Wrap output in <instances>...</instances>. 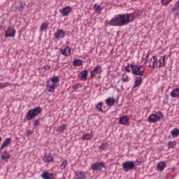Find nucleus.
I'll list each match as a JSON object with an SVG mask.
<instances>
[{
	"mask_svg": "<svg viewBox=\"0 0 179 179\" xmlns=\"http://www.w3.org/2000/svg\"><path fill=\"white\" fill-rule=\"evenodd\" d=\"M118 16L122 27L127 26V24H129L131 22H134L136 17H138L139 10H136L131 13L119 14Z\"/></svg>",
	"mask_w": 179,
	"mask_h": 179,
	"instance_id": "nucleus-1",
	"label": "nucleus"
},
{
	"mask_svg": "<svg viewBox=\"0 0 179 179\" xmlns=\"http://www.w3.org/2000/svg\"><path fill=\"white\" fill-rule=\"evenodd\" d=\"M150 62H152L153 69L156 68H162V66L166 65V55L160 56L159 59H157L156 56H152L150 59Z\"/></svg>",
	"mask_w": 179,
	"mask_h": 179,
	"instance_id": "nucleus-2",
	"label": "nucleus"
},
{
	"mask_svg": "<svg viewBox=\"0 0 179 179\" xmlns=\"http://www.w3.org/2000/svg\"><path fill=\"white\" fill-rule=\"evenodd\" d=\"M39 114H41V108L40 106H38L34 109L29 110L27 112L25 118L26 120H27V121H30L31 120H33V118H36V117H38Z\"/></svg>",
	"mask_w": 179,
	"mask_h": 179,
	"instance_id": "nucleus-3",
	"label": "nucleus"
},
{
	"mask_svg": "<svg viewBox=\"0 0 179 179\" xmlns=\"http://www.w3.org/2000/svg\"><path fill=\"white\" fill-rule=\"evenodd\" d=\"M131 73L133 75H137V76H143V73H145V70L142 69V66L130 64Z\"/></svg>",
	"mask_w": 179,
	"mask_h": 179,
	"instance_id": "nucleus-4",
	"label": "nucleus"
},
{
	"mask_svg": "<svg viewBox=\"0 0 179 179\" xmlns=\"http://www.w3.org/2000/svg\"><path fill=\"white\" fill-rule=\"evenodd\" d=\"M122 169L124 171L128 173L130 170L135 169V163L132 161H127L122 164Z\"/></svg>",
	"mask_w": 179,
	"mask_h": 179,
	"instance_id": "nucleus-5",
	"label": "nucleus"
},
{
	"mask_svg": "<svg viewBox=\"0 0 179 179\" xmlns=\"http://www.w3.org/2000/svg\"><path fill=\"white\" fill-rule=\"evenodd\" d=\"M108 26H115L121 27V21L118 15H115L109 22H107Z\"/></svg>",
	"mask_w": 179,
	"mask_h": 179,
	"instance_id": "nucleus-6",
	"label": "nucleus"
},
{
	"mask_svg": "<svg viewBox=\"0 0 179 179\" xmlns=\"http://www.w3.org/2000/svg\"><path fill=\"white\" fill-rule=\"evenodd\" d=\"M105 167L106 165L103 162L94 163L91 165V169L94 170V171H101Z\"/></svg>",
	"mask_w": 179,
	"mask_h": 179,
	"instance_id": "nucleus-7",
	"label": "nucleus"
},
{
	"mask_svg": "<svg viewBox=\"0 0 179 179\" xmlns=\"http://www.w3.org/2000/svg\"><path fill=\"white\" fill-rule=\"evenodd\" d=\"M101 65L98 64L90 71V76L91 78H94L96 75L101 73Z\"/></svg>",
	"mask_w": 179,
	"mask_h": 179,
	"instance_id": "nucleus-8",
	"label": "nucleus"
},
{
	"mask_svg": "<svg viewBox=\"0 0 179 179\" xmlns=\"http://www.w3.org/2000/svg\"><path fill=\"white\" fill-rule=\"evenodd\" d=\"M16 36V31L13 28H8L4 36L6 38H8V37H15Z\"/></svg>",
	"mask_w": 179,
	"mask_h": 179,
	"instance_id": "nucleus-9",
	"label": "nucleus"
},
{
	"mask_svg": "<svg viewBox=\"0 0 179 179\" xmlns=\"http://www.w3.org/2000/svg\"><path fill=\"white\" fill-rule=\"evenodd\" d=\"M60 52L64 57H69L71 55V48L68 45L64 46L60 49Z\"/></svg>",
	"mask_w": 179,
	"mask_h": 179,
	"instance_id": "nucleus-10",
	"label": "nucleus"
},
{
	"mask_svg": "<svg viewBox=\"0 0 179 179\" xmlns=\"http://www.w3.org/2000/svg\"><path fill=\"white\" fill-rule=\"evenodd\" d=\"M54 37L56 40L64 38L65 37V31H64V29H57V31L54 34Z\"/></svg>",
	"mask_w": 179,
	"mask_h": 179,
	"instance_id": "nucleus-11",
	"label": "nucleus"
},
{
	"mask_svg": "<svg viewBox=\"0 0 179 179\" xmlns=\"http://www.w3.org/2000/svg\"><path fill=\"white\" fill-rule=\"evenodd\" d=\"M43 162L44 163H54V157L51 155H45L43 157Z\"/></svg>",
	"mask_w": 179,
	"mask_h": 179,
	"instance_id": "nucleus-12",
	"label": "nucleus"
},
{
	"mask_svg": "<svg viewBox=\"0 0 179 179\" xmlns=\"http://www.w3.org/2000/svg\"><path fill=\"white\" fill-rule=\"evenodd\" d=\"M167 167V164H166L165 162H160L157 164V170L158 171H163L164 170V168Z\"/></svg>",
	"mask_w": 179,
	"mask_h": 179,
	"instance_id": "nucleus-13",
	"label": "nucleus"
},
{
	"mask_svg": "<svg viewBox=\"0 0 179 179\" xmlns=\"http://www.w3.org/2000/svg\"><path fill=\"white\" fill-rule=\"evenodd\" d=\"M129 122V118L127 116H122L119 120V124L120 125H127Z\"/></svg>",
	"mask_w": 179,
	"mask_h": 179,
	"instance_id": "nucleus-14",
	"label": "nucleus"
},
{
	"mask_svg": "<svg viewBox=\"0 0 179 179\" xmlns=\"http://www.w3.org/2000/svg\"><path fill=\"white\" fill-rule=\"evenodd\" d=\"M71 10L72 8H71V6H66L62 9L61 13L63 16H68V15L71 13Z\"/></svg>",
	"mask_w": 179,
	"mask_h": 179,
	"instance_id": "nucleus-15",
	"label": "nucleus"
},
{
	"mask_svg": "<svg viewBox=\"0 0 179 179\" xmlns=\"http://www.w3.org/2000/svg\"><path fill=\"white\" fill-rule=\"evenodd\" d=\"M148 121L149 122L155 124V122H157V121H159V119L157 118V115L156 114H151L148 117Z\"/></svg>",
	"mask_w": 179,
	"mask_h": 179,
	"instance_id": "nucleus-16",
	"label": "nucleus"
},
{
	"mask_svg": "<svg viewBox=\"0 0 179 179\" xmlns=\"http://www.w3.org/2000/svg\"><path fill=\"white\" fill-rule=\"evenodd\" d=\"M106 104L109 107H113L115 104V99L109 97L106 100Z\"/></svg>",
	"mask_w": 179,
	"mask_h": 179,
	"instance_id": "nucleus-17",
	"label": "nucleus"
},
{
	"mask_svg": "<svg viewBox=\"0 0 179 179\" xmlns=\"http://www.w3.org/2000/svg\"><path fill=\"white\" fill-rule=\"evenodd\" d=\"M10 142H11L10 138H6L3 142L1 146L0 147V150H3V149H5V148L8 147V145H9Z\"/></svg>",
	"mask_w": 179,
	"mask_h": 179,
	"instance_id": "nucleus-18",
	"label": "nucleus"
},
{
	"mask_svg": "<svg viewBox=\"0 0 179 179\" xmlns=\"http://www.w3.org/2000/svg\"><path fill=\"white\" fill-rule=\"evenodd\" d=\"M171 97H172V99H177V97H179V87L173 90L171 94Z\"/></svg>",
	"mask_w": 179,
	"mask_h": 179,
	"instance_id": "nucleus-19",
	"label": "nucleus"
},
{
	"mask_svg": "<svg viewBox=\"0 0 179 179\" xmlns=\"http://www.w3.org/2000/svg\"><path fill=\"white\" fill-rule=\"evenodd\" d=\"M41 177L43 179H55L54 178V175L52 173H50L48 172H45V173H42Z\"/></svg>",
	"mask_w": 179,
	"mask_h": 179,
	"instance_id": "nucleus-20",
	"label": "nucleus"
},
{
	"mask_svg": "<svg viewBox=\"0 0 179 179\" xmlns=\"http://www.w3.org/2000/svg\"><path fill=\"white\" fill-rule=\"evenodd\" d=\"M75 178L76 179H86V175H85V173H83L80 171H77L75 173Z\"/></svg>",
	"mask_w": 179,
	"mask_h": 179,
	"instance_id": "nucleus-21",
	"label": "nucleus"
},
{
	"mask_svg": "<svg viewBox=\"0 0 179 179\" xmlns=\"http://www.w3.org/2000/svg\"><path fill=\"white\" fill-rule=\"evenodd\" d=\"M142 83V76H136L134 87H138Z\"/></svg>",
	"mask_w": 179,
	"mask_h": 179,
	"instance_id": "nucleus-22",
	"label": "nucleus"
},
{
	"mask_svg": "<svg viewBox=\"0 0 179 179\" xmlns=\"http://www.w3.org/2000/svg\"><path fill=\"white\" fill-rule=\"evenodd\" d=\"M47 87H49L48 92H49V93H52L55 90V84L50 85V81H48Z\"/></svg>",
	"mask_w": 179,
	"mask_h": 179,
	"instance_id": "nucleus-23",
	"label": "nucleus"
},
{
	"mask_svg": "<svg viewBox=\"0 0 179 179\" xmlns=\"http://www.w3.org/2000/svg\"><path fill=\"white\" fill-rule=\"evenodd\" d=\"M80 78L81 80H86V79H87V70H83L81 71Z\"/></svg>",
	"mask_w": 179,
	"mask_h": 179,
	"instance_id": "nucleus-24",
	"label": "nucleus"
},
{
	"mask_svg": "<svg viewBox=\"0 0 179 179\" xmlns=\"http://www.w3.org/2000/svg\"><path fill=\"white\" fill-rule=\"evenodd\" d=\"M171 134L173 138H177L179 136V129L177 128H174L171 130Z\"/></svg>",
	"mask_w": 179,
	"mask_h": 179,
	"instance_id": "nucleus-25",
	"label": "nucleus"
},
{
	"mask_svg": "<svg viewBox=\"0 0 179 179\" xmlns=\"http://www.w3.org/2000/svg\"><path fill=\"white\" fill-rule=\"evenodd\" d=\"M1 159L2 160H9V159H10V155L6 151H4L1 154Z\"/></svg>",
	"mask_w": 179,
	"mask_h": 179,
	"instance_id": "nucleus-26",
	"label": "nucleus"
},
{
	"mask_svg": "<svg viewBox=\"0 0 179 179\" xmlns=\"http://www.w3.org/2000/svg\"><path fill=\"white\" fill-rule=\"evenodd\" d=\"M122 82H129V80H131V77L124 73L122 75Z\"/></svg>",
	"mask_w": 179,
	"mask_h": 179,
	"instance_id": "nucleus-27",
	"label": "nucleus"
},
{
	"mask_svg": "<svg viewBox=\"0 0 179 179\" xmlns=\"http://www.w3.org/2000/svg\"><path fill=\"white\" fill-rule=\"evenodd\" d=\"M94 9H95V10L98 12V13H101L103 10V7L100 6V5L97 3H95L94 4Z\"/></svg>",
	"mask_w": 179,
	"mask_h": 179,
	"instance_id": "nucleus-28",
	"label": "nucleus"
},
{
	"mask_svg": "<svg viewBox=\"0 0 179 179\" xmlns=\"http://www.w3.org/2000/svg\"><path fill=\"white\" fill-rule=\"evenodd\" d=\"M47 29H48V23H43L40 27L39 31L43 32L45 30H47Z\"/></svg>",
	"mask_w": 179,
	"mask_h": 179,
	"instance_id": "nucleus-29",
	"label": "nucleus"
},
{
	"mask_svg": "<svg viewBox=\"0 0 179 179\" xmlns=\"http://www.w3.org/2000/svg\"><path fill=\"white\" fill-rule=\"evenodd\" d=\"M83 64V61L82 59H76L73 62V65L74 66H80Z\"/></svg>",
	"mask_w": 179,
	"mask_h": 179,
	"instance_id": "nucleus-30",
	"label": "nucleus"
},
{
	"mask_svg": "<svg viewBox=\"0 0 179 179\" xmlns=\"http://www.w3.org/2000/svg\"><path fill=\"white\" fill-rule=\"evenodd\" d=\"M108 143H103L100 147H99V150H107V149H108Z\"/></svg>",
	"mask_w": 179,
	"mask_h": 179,
	"instance_id": "nucleus-31",
	"label": "nucleus"
},
{
	"mask_svg": "<svg viewBox=\"0 0 179 179\" xmlns=\"http://www.w3.org/2000/svg\"><path fill=\"white\" fill-rule=\"evenodd\" d=\"M82 139L83 141H90L92 140V136L89 134H84L83 135Z\"/></svg>",
	"mask_w": 179,
	"mask_h": 179,
	"instance_id": "nucleus-32",
	"label": "nucleus"
},
{
	"mask_svg": "<svg viewBox=\"0 0 179 179\" xmlns=\"http://www.w3.org/2000/svg\"><path fill=\"white\" fill-rule=\"evenodd\" d=\"M68 164V160L64 159L62 164L60 165L61 170H64L65 167H66Z\"/></svg>",
	"mask_w": 179,
	"mask_h": 179,
	"instance_id": "nucleus-33",
	"label": "nucleus"
},
{
	"mask_svg": "<svg viewBox=\"0 0 179 179\" xmlns=\"http://www.w3.org/2000/svg\"><path fill=\"white\" fill-rule=\"evenodd\" d=\"M66 128H67L66 124L61 125V126L59 127V128H58V131L62 133V132H64V131H65V129H66Z\"/></svg>",
	"mask_w": 179,
	"mask_h": 179,
	"instance_id": "nucleus-34",
	"label": "nucleus"
},
{
	"mask_svg": "<svg viewBox=\"0 0 179 179\" xmlns=\"http://www.w3.org/2000/svg\"><path fill=\"white\" fill-rule=\"evenodd\" d=\"M103 102H99L97 105H96V108L98 110V111H100L101 113H103Z\"/></svg>",
	"mask_w": 179,
	"mask_h": 179,
	"instance_id": "nucleus-35",
	"label": "nucleus"
},
{
	"mask_svg": "<svg viewBox=\"0 0 179 179\" xmlns=\"http://www.w3.org/2000/svg\"><path fill=\"white\" fill-rule=\"evenodd\" d=\"M176 145H177V142L176 141H169L168 143V146H169V149H170L171 148H174V146H176Z\"/></svg>",
	"mask_w": 179,
	"mask_h": 179,
	"instance_id": "nucleus-36",
	"label": "nucleus"
},
{
	"mask_svg": "<svg viewBox=\"0 0 179 179\" xmlns=\"http://www.w3.org/2000/svg\"><path fill=\"white\" fill-rule=\"evenodd\" d=\"M53 85H55V83H58L59 82V78H58V76H55V77H53L52 79H51Z\"/></svg>",
	"mask_w": 179,
	"mask_h": 179,
	"instance_id": "nucleus-37",
	"label": "nucleus"
},
{
	"mask_svg": "<svg viewBox=\"0 0 179 179\" xmlns=\"http://www.w3.org/2000/svg\"><path fill=\"white\" fill-rule=\"evenodd\" d=\"M173 12H178L179 10V0L175 4V7L173 8Z\"/></svg>",
	"mask_w": 179,
	"mask_h": 179,
	"instance_id": "nucleus-38",
	"label": "nucleus"
},
{
	"mask_svg": "<svg viewBox=\"0 0 179 179\" xmlns=\"http://www.w3.org/2000/svg\"><path fill=\"white\" fill-rule=\"evenodd\" d=\"M9 86V83H0V89H5Z\"/></svg>",
	"mask_w": 179,
	"mask_h": 179,
	"instance_id": "nucleus-39",
	"label": "nucleus"
},
{
	"mask_svg": "<svg viewBox=\"0 0 179 179\" xmlns=\"http://www.w3.org/2000/svg\"><path fill=\"white\" fill-rule=\"evenodd\" d=\"M158 115H159V116H157L158 121H160V120H163L164 116H163V113L161 111L158 112Z\"/></svg>",
	"mask_w": 179,
	"mask_h": 179,
	"instance_id": "nucleus-40",
	"label": "nucleus"
},
{
	"mask_svg": "<svg viewBox=\"0 0 179 179\" xmlns=\"http://www.w3.org/2000/svg\"><path fill=\"white\" fill-rule=\"evenodd\" d=\"M82 87V85L80 84H76V85L73 86V89L74 90H78V89H80Z\"/></svg>",
	"mask_w": 179,
	"mask_h": 179,
	"instance_id": "nucleus-41",
	"label": "nucleus"
},
{
	"mask_svg": "<svg viewBox=\"0 0 179 179\" xmlns=\"http://www.w3.org/2000/svg\"><path fill=\"white\" fill-rule=\"evenodd\" d=\"M171 0H162L163 5H169Z\"/></svg>",
	"mask_w": 179,
	"mask_h": 179,
	"instance_id": "nucleus-42",
	"label": "nucleus"
},
{
	"mask_svg": "<svg viewBox=\"0 0 179 179\" xmlns=\"http://www.w3.org/2000/svg\"><path fill=\"white\" fill-rule=\"evenodd\" d=\"M40 124V120H36L34 122V127H38V125Z\"/></svg>",
	"mask_w": 179,
	"mask_h": 179,
	"instance_id": "nucleus-43",
	"label": "nucleus"
},
{
	"mask_svg": "<svg viewBox=\"0 0 179 179\" xmlns=\"http://www.w3.org/2000/svg\"><path fill=\"white\" fill-rule=\"evenodd\" d=\"M125 71H127V72H131V66H129V65L126 66Z\"/></svg>",
	"mask_w": 179,
	"mask_h": 179,
	"instance_id": "nucleus-44",
	"label": "nucleus"
},
{
	"mask_svg": "<svg viewBox=\"0 0 179 179\" xmlns=\"http://www.w3.org/2000/svg\"><path fill=\"white\" fill-rule=\"evenodd\" d=\"M27 135H31L33 134V131L31 130H29L27 132Z\"/></svg>",
	"mask_w": 179,
	"mask_h": 179,
	"instance_id": "nucleus-45",
	"label": "nucleus"
},
{
	"mask_svg": "<svg viewBox=\"0 0 179 179\" xmlns=\"http://www.w3.org/2000/svg\"><path fill=\"white\" fill-rule=\"evenodd\" d=\"M149 62V59H145L144 65H146Z\"/></svg>",
	"mask_w": 179,
	"mask_h": 179,
	"instance_id": "nucleus-46",
	"label": "nucleus"
},
{
	"mask_svg": "<svg viewBox=\"0 0 179 179\" xmlns=\"http://www.w3.org/2000/svg\"><path fill=\"white\" fill-rule=\"evenodd\" d=\"M149 55H150V53L148 52V54L145 55V59H149Z\"/></svg>",
	"mask_w": 179,
	"mask_h": 179,
	"instance_id": "nucleus-47",
	"label": "nucleus"
},
{
	"mask_svg": "<svg viewBox=\"0 0 179 179\" xmlns=\"http://www.w3.org/2000/svg\"><path fill=\"white\" fill-rule=\"evenodd\" d=\"M2 29H3V26L0 24V31L2 30Z\"/></svg>",
	"mask_w": 179,
	"mask_h": 179,
	"instance_id": "nucleus-48",
	"label": "nucleus"
},
{
	"mask_svg": "<svg viewBox=\"0 0 179 179\" xmlns=\"http://www.w3.org/2000/svg\"><path fill=\"white\" fill-rule=\"evenodd\" d=\"M1 141H2V138L0 136V142H1Z\"/></svg>",
	"mask_w": 179,
	"mask_h": 179,
	"instance_id": "nucleus-49",
	"label": "nucleus"
},
{
	"mask_svg": "<svg viewBox=\"0 0 179 179\" xmlns=\"http://www.w3.org/2000/svg\"><path fill=\"white\" fill-rule=\"evenodd\" d=\"M131 1H136V0H131Z\"/></svg>",
	"mask_w": 179,
	"mask_h": 179,
	"instance_id": "nucleus-50",
	"label": "nucleus"
},
{
	"mask_svg": "<svg viewBox=\"0 0 179 179\" xmlns=\"http://www.w3.org/2000/svg\"><path fill=\"white\" fill-rule=\"evenodd\" d=\"M48 69H50V66L48 67Z\"/></svg>",
	"mask_w": 179,
	"mask_h": 179,
	"instance_id": "nucleus-51",
	"label": "nucleus"
},
{
	"mask_svg": "<svg viewBox=\"0 0 179 179\" xmlns=\"http://www.w3.org/2000/svg\"><path fill=\"white\" fill-rule=\"evenodd\" d=\"M0 78H1V75H0Z\"/></svg>",
	"mask_w": 179,
	"mask_h": 179,
	"instance_id": "nucleus-52",
	"label": "nucleus"
}]
</instances>
